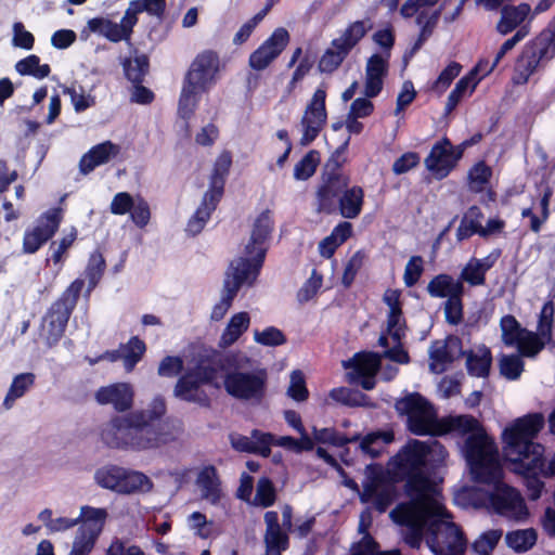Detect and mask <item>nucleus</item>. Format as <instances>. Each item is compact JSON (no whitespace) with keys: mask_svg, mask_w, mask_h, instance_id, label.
Returning a JSON list of instances; mask_svg holds the SVG:
<instances>
[{"mask_svg":"<svg viewBox=\"0 0 555 555\" xmlns=\"http://www.w3.org/2000/svg\"><path fill=\"white\" fill-rule=\"evenodd\" d=\"M390 517L408 527L405 542L412 547H420L424 538L435 555H464L467 548V539L446 509L441 494L413 507L398 505Z\"/></svg>","mask_w":555,"mask_h":555,"instance_id":"1","label":"nucleus"},{"mask_svg":"<svg viewBox=\"0 0 555 555\" xmlns=\"http://www.w3.org/2000/svg\"><path fill=\"white\" fill-rule=\"evenodd\" d=\"M448 451L438 441H408L388 463L389 473L397 479L405 480L404 491L408 503L415 506L440 495V489L429 472L444 466Z\"/></svg>","mask_w":555,"mask_h":555,"instance_id":"2","label":"nucleus"},{"mask_svg":"<svg viewBox=\"0 0 555 555\" xmlns=\"http://www.w3.org/2000/svg\"><path fill=\"white\" fill-rule=\"evenodd\" d=\"M167 412L165 399L155 397L146 409L113 417L102 430V440L113 449L149 451L171 442L175 436L157 423Z\"/></svg>","mask_w":555,"mask_h":555,"instance_id":"3","label":"nucleus"},{"mask_svg":"<svg viewBox=\"0 0 555 555\" xmlns=\"http://www.w3.org/2000/svg\"><path fill=\"white\" fill-rule=\"evenodd\" d=\"M544 426V417L540 413L528 414L517 418L503 431L504 455L512 469L520 475L555 476V452L543 460L544 448L533 442Z\"/></svg>","mask_w":555,"mask_h":555,"instance_id":"4","label":"nucleus"},{"mask_svg":"<svg viewBox=\"0 0 555 555\" xmlns=\"http://www.w3.org/2000/svg\"><path fill=\"white\" fill-rule=\"evenodd\" d=\"M467 435L463 453L474 480H493L500 475V455L493 439L470 415H450L439 421L436 436Z\"/></svg>","mask_w":555,"mask_h":555,"instance_id":"5","label":"nucleus"},{"mask_svg":"<svg viewBox=\"0 0 555 555\" xmlns=\"http://www.w3.org/2000/svg\"><path fill=\"white\" fill-rule=\"evenodd\" d=\"M248 363L246 357L227 356L222 364V383L219 385L237 400L259 402L266 393L267 373L263 370H244Z\"/></svg>","mask_w":555,"mask_h":555,"instance_id":"6","label":"nucleus"},{"mask_svg":"<svg viewBox=\"0 0 555 555\" xmlns=\"http://www.w3.org/2000/svg\"><path fill=\"white\" fill-rule=\"evenodd\" d=\"M402 293L399 289H387L384 293L383 301L387 306L386 328L378 338V344L383 347L389 345L388 338H391L393 347L386 350L384 356L398 363H408L409 356L404 351L400 341L405 335V319L402 313Z\"/></svg>","mask_w":555,"mask_h":555,"instance_id":"7","label":"nucleus"},{"mask_svg":"<svg viewBox=\"0 0 555 555\" xmlns=\"http://www.w3.org/2000/svg\"><path fill=\"white\" fill-rule=\"evenodd\" d=\"M273 222L271 211L262 210L253 221L250 236L245 244L243 255L231 264L246 268L253 279H256L266 255V243L272 231Z\"/></svg>","mask_w":555,"mask_h":555,"instance_id":"8","label":"nucleus"},{"mask_svg":"<svg viewBox=\"0 0 555 555\" xmlns=\"http://www.w3.org/2000/svg\"><path fill=\"white\" fill-rule=\"evenodd\" d=\"M399 414L406 416V425L414 435L436 436L439 418L433 404L420 393H410L396 402Z\"/></svg>","mask_w":555,"mask_h":555,"instance_id":"9","label":"nucleus"},{"mask_svg":"<svg viewBox=\"0 0 555 555\" xmlns=\"http://www.w3.org/2000/svg\"><path fill=\"white\" fill-rule=\"evenodd\" d=\"M503 469L500 464V475L493 480H477L493 487L489 494V506L498 515L514 521H524L529 512L521 494L513 487L502 481Z\"/></svg>","mask_w":555,"mask_h":555,"instance_id":"10","label":"nucleus"},{"mask_svg":"<svg viewBox=\"0 0 555 555\" xmlns=\"http://www.w3.org/2000/svg\"><path fill=\"white\" fill-rule=\"evenodd\" d=\"M362 488L361 501L371 504L379 512H385L396 498L395 485L384 476L380 469L369 467Z\"/></svg>","mask_w":555,"mask_h":555,"instance_id":"11","label":"nucleus"},{"mask_svg":"<svg viewBox=\"0 0 555 555\" xmlns=\"http://www.w3.org/2000/svg\"><path fill=\"white\" fill-rule=\"evenodd\" d=\"M326 90L323 87L318 88L312 94L310 101L305 107L300 127V144L308 145L317 139L327 121V112L325 106Z\"/></svg>","mask_w":555,"mask_h":555,"instance_id":"12","label":"nucleus"},{"mask_svg":"<svg viewBox=\"0 0 555 555\" xmlns=\"http://www.w3.org/2000/svg\"><path fill=\"white\" fill-rule=\"evenodd\" d=\"M212 384L220 387L215 369L210 366H197L184 374L175 387V395L185 401L207 403L208 398L202 389L203 384Z\"/></svg>","mask_w":555,"mask_h":555,"instance_id":"13","label":"nucleus"},{"mask_svg":"<svg viewBox=\"0 0 555 555\" xmlns=\"http://www.w3.org/2000/svg\"><path fill=\"white\" fill-rule=\"evenodd\" d=\"M439 2V0H406L401 8V14L403 17H416V24L422 27L421 39L415 46V49L422 44V40L427 36V30L436 25L440 12L444 10V14L447 12H451L452 10H448V7L451 5L453 0H443L441 5L436 9L435 5Z\"/></svg>","mask_w":555,"mask_h":555,"instance_id":"14","label":"nucleus"},{"mask_svg":"<svg viewBox=\"0 0 555 555\" xmlns=\"http://www.w3.org/2000/svg\"><path fill=\"white\" fill-rule=\"evenodd\" d=\"M63 219L61 208H52L42 214L37 224L27 230L23 240V250L26 254L36 253L46 242H48L57 231Z\"/></svg>","mask_w":555,"mask_h":555,"instance_id":"15","label":"nucleus"},{"mask_svg":"<svg viewBox=\"0 0 555 555\" xmlns=\"http://www.w3.org/2000/svg\"><path fill=\"white\" fill-rule=\"evenodd\" d=\"M247 271L248 270L246 268L241 269L240 267L231 264L223 282L220 300L214 306L211 310V320H222L227 312L229 311V309L231 308L232 301L236 296L240 287L244 283L251 284L255 281V279H253V275L249 274Z\"/></svg>","mask_w":555,"mask_h":555,"instance_id":"16","label":"nucleus"},{"mask_svg":"<svg viewBox=\"0 0 555 555\" xmlns=\"http://www.w3.org/2000/svg\"><path fill=\"white\" fill-rule=\"evenodd\" d=\"M219 72V57L211 51H206L196 56L193 61L184 82L206 91L215 81Z\"/></svg>","mask_w":555,"mask_h":555,"instance_id":"17","label":"nucleus"},{"mask_svg":"<svg viewBox=\"0 0 555 555\" xmlns=\"http://www.w3.org/2000/svg\"><path fill=\"white\" fill-rule=\"evenodd\" d=\"M380 365V356L373 352H362L344 362L346 369H351L347 374L350 383L360 384L365 390L375 386V374Z\"/></svg>","mask_w":555,"mask_h":555,"instance_id":"18","label":"nucleus"},{"mask_svg":"<svg viewBox=\"0 0 555 555\" xmlns=\"http://www.w3.org/2000/svg\"><path fill=\"white\" fill-rule=\"evenodd\" d=\"M289 33L276 28L271 36L249 56V66L255 70L266 69L286 48L289 42Z\"/></svg>","mask_w":555,"mask_h":555,"instance_id":"19","label":"nucleus"},{"mask_svg":"<svg viewBox=\"0 0 555 555\" xmlns=\"http://www.w3.org/2000/svg\"><path fill=\"white\" fill-rule=\"evenodd\" d=\"M462 157V151L454 149L449 140L437 142L425 158L426 168L437 178H444Z\"/></svg>","mask_w":555,"mask_h":555,"instance_id":"20","label":"nucleus"},{"mask_svg":"<svg viewBox=\"0 0 555 555\" xmlns=\"http://www.w3.org/2000/svg\"><path fill=\"white\" fill-rule=\"evenodd\" d=\"M137 22L138 18L132 17L127 9L119 24L99 17L90 20L88 27L91 31L98 33L111 41L118 42L130 38L132 28Z\"/></svg>","mask_w":555,"mask_h":555,"instance_id":"21","label":"nucleus"},{"mask_svg":"<svg viewBox=\"0 0 555 555\" xmlns=\"http://www.w3.org/2000/svg\"><path fill=\"white\" fill-rule=\"evenodd\" d=\"M70 313L64 304L54 302L44 315L40 327V337L49 346L62 337Z\"/></svg>","mask_w":555,"mask_h":555,"instance_id":"22","label":"nucleus"},{"mask_svg":"<svg viewBox=\"0 0 555 555\" xmlns=\"http://www.w3.org/2000/svg\"><path fill=\"white\" fill-rule=\"evenodd\" d=\"M134 390L128 383H116L101 387L95 400L102 405L111 404L118 412L128 411L133 405Z\"/></svg>","mask_w":555,"mask_h":555,"instance_id":"23","label":"nucleus"},{"mask_svg":"<svg viewBox=\"0 0 555 555\" xmlns=\"http://www.w3.org/2000/svg\"><path fill=\"white\" fill-rule=\"evenodd\" d=\"M388 74V54H373L365 65L364 94L376 96L383 89L384 79Z\"/></svg>","mask_w":555,"mask_h":555,"instance_id":"24","label":"nucleus"},{"mask_svg":"<svg viewBox=\"0 0 555 555\" xmlns=\"http://www.w3.org/2000/svg\"><path fill=\"white\" fill-rule=\"evenodd\" d=\"M266 532L263 537L266 552L263 555H281L287 548L288 537L279 524L278 513L274 511L264 514Z\"/></svg>","mask_w":555,"mask_h":555,"instance_id":"25","label":"nucleus"},{"mask_svg":"<svg viewBox=\"0 0 555 555\" xmlns=\"http://www.w3.org/2000/svg\"><path fill=\"white\" fill-rule=\"evenodd\" d=\"M195 485L203 500L212 505L219 503L222 496L221 481L214 466L207 465L201 468L197 473Z\"/></svg>","mask_w":555,"mask_h":555,"instance_id":"26","label":"nucleus"},{"mask_svg":"<svg viewBox=\"0 0 555 555\" xmlns=\"http://www.w3.org/2000/svg\"><path fill=\"white\" fill-rule=\"evenodd\" d=\"M531 7L528 3H519L518 5H504L500 11V20L495 29L501 35H507L522 27V23L527 18H531Z\"/></svg>","mask_w":555,"mask_h":555,"instance_id":"27","label":"nucleus"},{"mask_svg":"<svg viewBox=\"0 0 555 555\" xmlns=\"http://www.w3.org/2000/svg\"><path fill=\"white\" fill-rule=\"evenodd\" d=\"M120 147L111 141H105L93 146L87 154H85L79 163L80 171L83 175L89 173L95 167L109 162L112 158L119 154Z\"/></svg>","mask_w":555,"mask_h":555,"instance_id":"28","label":"nucleus"},{"mask_svg":"<svg viewBox=\"0 0 555 555\" xmlns=\"http://www.w3.org/2000/svg\"><path fill=\"white\" fill-rule=\"evenodd\" d=\"M77 519H79V528L100 537L104 531L108 519V512L103 507L82 505L79 509V517H77Z\"/></svg>","mask_w":555,"mask_h":555,"instance_id":"29","label":"nucleus"},{"mask_svg":"<svg viewBox=\"0 0 555 555\" xmlns=\"http://www.w3.org/2000/svg\"><path fill=\"white\" fill-rule=\"evenodd\" d=\"M427 292L431 297L450 299L462 296L464 286L461 281L454 280L451 275L439 274L428 283Z\"/></svg>","mask_w":555,"mask_h":555,"instance_id":"30","label":"nucleus"},{"mask_svg":"<svg viewBox=\"0 0 555 555\" xmlns=\"http://www.w3.org/2000/svg\"><path fill=\"white\" fill-rule=\"evenodd\" d=\"M492 266L493 260L490 257L472 258L462 269L459 281L470 286H481L486 283V273Z\"/></svg>","mask_w":555,"mask_h":555,"instance_id":"31","label":"nucleus"},{"mask_svg":"<svg viewBox=\"0 0 555 555\" xmlns=\"http://www.w3.org/2000/svg\"><path fill=\"white\" fill-rule=\"evenodd\" d=\"M125 474L126 467L105 465L95 470L94 480L101 488L121 494Z\"/></svg>","mask_w":555,"mask_h":555,"instance_id":"32","label":"nucleus"},{"mask_svg":"<svg viewBox=\"0 0 555 555\" xmlns=\"http://www.w3.org/2000/svg\"><path fill=\"white\" fill-rule=\"evenodd\" d=\"M232 165V156L230 152H222L216 159L212 175L210 178V188L206 192L211 198H221L224 186V178Z\"/></svg>","mask_w":555,"mask_h":555,"instance_id":"33","label":"nucleus"},{"mask_svg":"<svg viewBox=\"0 0 555 555\" xmlns=\"http://www.w3.org/2000/svg\"><path fill=\"white\" fill-rule=\"evenodd\" d=\"M145 351V345L142 340L138 338H132L128 344L121 346L116 353H107L105 357L111 361H115L117 359H121L124 361V365L128 372L132 371L134 365L141 359Z\"/></svg>","mask_w":555,"mask_h":555,"instance_id":"34","label":"nucleus"},{"mask_svg":"<svg viewBox=\"0 0 555 555\" xmlns=\"http://www.w3.org/2000/svg\"><path fill=\"white\" fill-rule=\"evenodd\" d=\"M249 323L250 318L247 312H238L232 315L220 337L219 346L225 348L233 345L249 327Z\"/></svg>","mask_w":555,"mask_h":555,"instance_id":"35","label":"nucleus"},{"mask_svg":"<svg viewBox=\"0 0 555 555\" xmlns=\"http://www.w3.org/2000/svg\"><path fill=\"white\" fill-rule=\"evenodd\" d=\"M371 28L369 21L353 22L334 41L349 53Z\"/></svg>","mask_w":555,"mask_h":555,"instance_id":"36","label":"nucleus"},{"mask_svg":"<svg viewBox=\"0 0 555 555\" xmlns=\"http://www.w3.org/2000/svg\"><path fill=\"white\" fill-rule=\"evenodd\" d=\"M491 361L490 349L486 346H479L467 353V370L474 376H486L490 370Z\"/></svg>","mask_w":555,"mask_h":555,"instance_id":"37","label":"nucleus"},{"mask_svg":"<svg viewBox=\"0 0 555 555\" xmlns=\"http://www.w3.org/2000/svg\"><path fill=\"white\" fill-rule=\"evenodd\" d=\"M363 204V191L359 186L346 190L339 198V210L344 218L353 219L361 212Z\"/></svg>","mask_w":555,"mask_h":555,"instance_id":"38","label":"nucleus"},{"mask_svg":"<svg viewBox=\"0 0 555 555\" xmlns=\"http://www.w3.org/2000/svg\"><path fill=\"white\" fill-rule=\"evenodd\" d=\"M121 494L147 493L153 490V481L139 470L126 468Z\"/></svg>","mask_w":555,"mask_h":555,"instance_id":"39","label":"nucleus"},{"mask_svg":"<svg viewBox=\"0 0 555 555\" xmlns=\"http://www.w3.org/2000/svg\"><path fill=\"white\" fill-rule=\"evenodd\" d=\"M540 65L541 63L538 61L534 54L525 49L516 61L513 82L515 85L526 83Z\"/></svg>","mask_w":555,"mask_h":555,"instance_id":"40","label":"nucleus"},{"mask_svg":"<svg viewBox=\"0 0 555 555\" xmlns=\"http://www.w3.org/2000/svg\"><path fill=\"white\" fill-rule=\"evenodd\" d=\"M482 214L476 206H472L462 217L459 228L456 229L457 241H464L473 234L481 231Z\"/></svg>","mask_w":555,"mask_h":555,"instance_id":"41","label":"nucleus"},{"mask_svg":"<svg viewBox=\"0 0 555 555\" xmlns=\"http://www.w3.org/2000/svg\"><path fill=\"white\" fill-rule=\"evenodd\" d=\"M219 201L220 198H211L210 194L205 193L201 206L197 208L195 215L190 219L188 223V232L192 234L199 233L209 219L211 211L215 210Z\"/></svg>","mask_w":555,"mask_h":555,"instance_id":"42","label":"nucleus"},{"mask_svg":"<svg viewBox=\"0 0 555 555\" xmlns=\"http://www.w3.org/2000/svg\"><path fill=\"white\" fill-rule=\"evenodd\" d=\"M430 363L429 367L434 373H442L446 371L449 363L453 360V354L450 346L444 340L435 341L429 349Z\"/></svg>","mask_w":555,"mask_h":555,"instance_id":"43","label":"nucleus"},{"mask_svg":"<svg viewBox=\"0 0 555 555\" xmlns=\"http://www.w3.org/2000/svg\"><path fill=\"white\" fill-rule=\"evenodd\" d=\"M393 440L390 431H376L367 434L360 442L363 453L371 457H377L384 450L385 446Z\"/></svg>","mask_w":555,"mask_h":555,"instance_id":"44","label":"nucleus"},{"mask_svg":"<svg viewBox=\"0 0 555 555\" xmlns=\"http://www.w3.org/2000/svg\"><path fill=\"white\" fill-rule=\"evenodd\" d=\"M35 375L33 373H22L13 378V382L3 400V406L10 410L16 399L23 397L25 392L34 385Z\"/></svg>","mask_w":555,"mask_h":555,"instance_id":"45","label":"nucleus"},{"mask_svg":"<svg viewBox=\"0 0 555 555\" xmlns=\"http://www.w3.org/2000/svg\"><path fill=\"white\" fill-rule=\"evenodd\" d=\"M547 343L538 333L526 330L515 346L520 357L534 358Z\"/></svg>","mask_w":555,"mask_h":555,"instance_id":"46","label":"nucleus"},{"mask_svg":"<svg viewBox=\"0 0 555 555\" xmlns=\"http://www.w3.org/2000/svg\"><path fill=\"white\" fill-rule=\"evenodd\" d=\"M203 91L194 88L188 83H183L182 91L179 99V106H178V114L183 119H190L193 115L197 103H198V95Z\"/></svg>","mask_w":555,"mask_h":555,"instance_id":"47","label":"nucleus"},{"mask_svg":"<svg viewBox=\"0 0 555 555\" xmlns=\"http://www.w3.org/2000/svg\"><path fill=\"white\" fill-rule=\"evenodd\" d=\"M507 545L516 552H526L537 542V532L534 529H520L511 531L506 534Z\"/></svg>","mask_w":555,"mask_h":555,"instance_id":"48","label":"nucleus"},{"mask_svg":"<svg viewBox=\"0 0 555 555\" xmlns=\"http://www.w3.org/2000/svg\"><path fill=\"white\" fill-rule=\"evenodd\" d=\"M503 535L502 530L491 529L482 532L472 544L477 555H491Z\"/></svg>","mask_w":555,"mask_h":555,"instance_id":"49","label":"nucleus"},{"mask_svg":"<svg viewBox=\"0 0 555 555\" xmlns=\"http://www.w3.org/2000/svg\"><path fill=\"white\" fill-rule=\"evenodd\" d=\"M99 538V535L78 527L68 555H89L93 551Z\"/></svg>","mask_w":555,"mask_h":555,"instance_id":"50","label":"nucleus"},{"mask_svg":"<svg viewBox=\"0 0 555 555\" xmlns=\"http://www.w3.org/2000/svg\"><path fill=\"white\" fill-rule=\"evenodd\" d=\"M502 341L513 347L519 340L527 328L521 327L520 323L513 315H505L500 321Z\"/></svg>","mask_w":555,"mask_h":555,"instance_id":"51","label":"nucleus"},{"mask_svg":"<svg viewBox=\"0 0 555 555\" xmlns=\"http://www.w3.org/2000/svg\"><path fill=\"white\" fill-rule=\"evenodd\" d=\"M276 493L272 481L262 477L258 480L256 486V494L251 501V504L260 507H269L275 503Z\"/></svg>","mask_w":555,"mask_h":555,"instance_id":"52","label":"nucleus"},{"mask_svg":"<svg viewBox=\"0 0 555 555\" xmlns=\"http://www.w3.org/2000/svg\"><path fill=\"white\" fill-rule=\"evenodd\" d=\"M491 173V168L487 166L485 163L480 162L476 164L468 171L469 189L476 193L485 191L489 184Z\"/></svg>","mask_w":555,"mask_h":555,"instance_id":"53","label":"nucleus"},{"mask_svg":"<svg viewBox=\"0 0 555 555\" xmlns=\"http://www.w3.org/2000/svg\"><path fill=\"white\" fill-rule=\"evenodd\" d=\"M104 269L105 260L102 254L98 251L93 253L89 258V262L85 272L88 279L87 296H89L91 291L98 285L103 275Z\"/></svg>","mask_w":555,"mask_h":555,"instance_id":"54","label":"nucleus"},{"mask_svg":"<svg viewBox=\"0 0 555 555\" xmlns=\"http://www.w3.org/2000/svg\"><path fill=\"white\" fill-rule=\"evenodd\" d=\"M347 55L348 52L333 40L332 47L321 57L319 68L321 72L332 73L343 63Z\"/></svg>","mask_w":555,"mask_h":555,"instance_id":"55","label":"nucleus"},{"mask_svg":"<svg viewBox=\"0 0 555 555\" xmlns=\"http://www.w3.org/2000/svg\"><path fill=\"white\" fill-rule=\"evenodd\" d=\"M320 163V155L317 151L308 152L294 167L296 180H307L315 172Z\"/></svg>","mask_w":555,"mask_h":555,"instance_id":"56","label":"nucleus"},{"mask_svg":"<svg viewBox=\"0 0 555 555\" xmlns=\"http://www.w3.org/2000/svg\"><path fill=\"white\" fill-rule=\"evenodd\" d=\"M554 304L552 300L546 301L539 314L537 332L544 340H552L553 323H554Z\"/></svg>","mask_w":555,"mask_h":555,"instance_id":"57","label":"nucleus"},{"mask_svg":"<svg viewBox=\"0 0 555 555\" xmlns=\"http://www.w3.org/2000/svg\"><path fill=\"white\" fill-rule=\"evenodd\" d=\"M147 67L149 62L145 55H137L124 63L126 76L133 83L141 82L143 76L147 72Z\"/></svg>","mask_w":555,"mask_h":555,"instance_id":"58","label":"nucleus"},{"mask_svg":"<svg viewBox=\"0 0 555 555\" xmlns=\"http://www.w3.org/2000/svg\"><path fill=\"white\" fill-rule=\"evenodd\" d=\"M16 70L21 75H33L37 78H44L50 73V67L47 64L40 65L39 57L30 55L16 64Z\"/></svg>","mask_w":555,"mask_h":555,"instance_id":"59","label":"nucleus"},{"mask_svg":"<svg viewBox=\"0 0 555 555\" xmlns=\"http://www.w3.org/2000/svg\"><path fill=\"white\" fill-rule=\"evenodd\" d=\"M77 238V230L72 227L68 231L63 232V236L57 242L51 244L52 260L55 264L62 262L63 256Z\"/></svg>","mask_w":555,"mask_h":555,"instance_id":"60","label":"nucleus"},{"mask_svg":"<svg viewBox=\"0 0 555 555\" xmlns=\"http://www.w3.org/2000/svg\"><path fill=\"white\" fill-rule=\"evenodd\" d=\"M273 443L295 453L311 451L314 448L313 440L310 436H300L299 439H295L289 436H282L274 439Z\"/></svg>","mask_w":555,"mask_h":555,"instance_id":"61","label":"nucleus"},{"mask_svg":"<svg viewBox=\"0 0 555 555\" xmlns=\"http://www.w3.org/2000/svg\"><path fill=\"white\" fill-rule=\"evenodd\" d=\"M529 34V25L525 24L522 27L516 31V34L509 39L505 40L498 51L491 66L488 68L486 74H490L501 62V60L505 56V54L511 51L519 41H521Z\"/></svg>","mask_w":555,"mask_h":555,"instance_id":"62","label":"nucleus"},{"mask_svg":"<svg viewBox=\"0 0 555 555\" xmlns=\"http://www.w3.org/2000/svg\"><path fill=\"white\" fill-rule=\"evenodd\" d=\"M524 371V362L519 354L503 356L500 360V372L508 379H517Z\"/></svg>","mask_w":555,"mask_h":555,"instance_id":"63","label":"nucleus"},{"mask_svg":"<svg viewBox=\"0 0 555 555\" xmlns=\"http://www.w3.org/2000/svg\"><path fill=\"white\" fill-rule=\"evenodd\" d=\"M164 0H133L128 7L132 17H137L140 12L146 11L152 15L159 16L164 12Z\"/></svg>","mask_w":555,"mask_h":555,"instance_id":"64","label":"nucleus"}]
</instances>
